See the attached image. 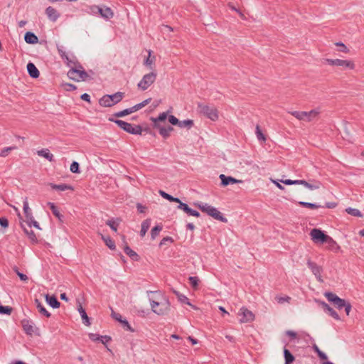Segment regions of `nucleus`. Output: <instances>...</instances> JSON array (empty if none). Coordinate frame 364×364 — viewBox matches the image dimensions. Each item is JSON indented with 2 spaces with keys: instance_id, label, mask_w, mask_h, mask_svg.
<instances>
[{
  "instance_id": "7",
  "label": "nucleus",
  "mask_w": 364,
  "mask_h": 364,
  "mask_svg": "<svg viewBox=\"0 0 364 364\" xmlns=\"http://www.w3.org/2000/svg\"><path fill=\"white\" fill-rule=\"evenodd\" d=\"M319 113L320 111L318 109H312L309 112L294 111L291 112V114L299 120L311 122L314 119L316 118Z\"/></svg>"
},
{
  "instance_id": "37",
  "label": "nucleus",
  "mask_w": 364,
  "mask_h": 364,
  "mask_svg": "<svg viewBox=\"0 0 364 364\" xmlns=\"http://www.w3.org/2000/svg\"><path fill=\"white\" fill-rule=\"evenodd\" d=\"M102 239L105 241L106 245L110 250H114L116 246L114 242L109 237H105L102 235Z\"/></svg>"
},
{
  "instance_id": "28",
  "label": "nucleus",
  "mask_w": 364,
  "mask_h": 364,
  "mask_svg": "<svg viewBox=\"0 0 364 364\" xmlns=\"http://www.w3.org/2000/svg\"><path fill=\"white\" fill-rule=\"evenodd\" d=\"M37 154L39 156L44 157L45 159H48L49 161H53V155L49 151L48 149H42L37 151Z\"/></svg>"
},
{
  "instance_id": "43",
  "label": "nucleus",
  "mask_w": 364,
  "mask_h": 364,
  "mask_svg": "<svg viewBox=\"0 0 364 364\" xmlns=\"http://www.w3.org/2000/svg\"><path fill=\"white\" fill-rule=\"evenodd\" d=\"M16 149V146H8V147H5L4 148L1 152H0V156L1 157H6L7 156L9 153L13 151V150H15Z\"/></svg>"
},
{
  "instance_id": "22",
  "label": "nucleus",
  "mask_w": 364,
  "mask_h": 364,
  "mask_svg": "<svg viewBox=\"0 0 364 364\" xmlns=\"http://www.w3.org/2000/svg\"><path fill=\"white\" fill-rule=\"evenodd\" d=\"M27 71L32 78H38L40 75L39 70L33 63L27 64Z\"/></svg>"
},
{
  "instance_id": "62",
  "label": "nucleus",
  "mask_w": 364,
  "mask_h": 364,
  "mask_svg": "<svg viewBox=\"0 0 364 364\" xmlns=\"http://www.w3.org/2000/svg\"><path fill=\"white\" fill-rule=\"evenodd\" d=\"M270 181L277 186V187L278 188H279L280 190H284V188L283 186H282L280 183H279V180H274L273 178H270Z\"/></svg>"
},
{
  "instance_id": "15",
  "label": "nucleus",
  "mask_w": 364,
  "mask_h": 364,
  "mask_svg": "<svg viewBox=\"0 0 364 364\" xmlns=\"http://www.w3.org/2000/svg\"><path fill=\"white\" fill-rule=\"evenodd\" d=\"M92 11H97L102 18L105 19H109L113 17L114 14L112 9L109 7L105 6L103 8H100L97 6H95L92 9Z\"/></svg>"
},
{
  "instance_id": "10",
  "label": "nucleus",
  "mask_w": 364,
  "mask_h": 364,
  "mask_svg": "<svg viewBox=\"0 0 364 364\" xmlns=\"http://www.w3.org/2000/svg\"><path fill=\"white\" fill-rule=\"evenodd\" d=\"M309 235L314 243L320 245L326 243L329 237V235L325 234L323 231L318 228L312 229Z\"/></svg>"
},
{
  "instance_id": "59",
  "label": "nucleus",
  "mask_w": 364,
  "mask_h": 364,
  "mask_svg": "<svg viewBox=\"0 0 364 364\" xmlns=\"http://www.w3.org/2000/svg\"><path fill=\"white\" fill-rule=\"evenodd\" d=\"M168 121L173 125H178L179 120L173 115H170L168 117Z\"/></svg>"
},
{
  "instance_id": "54",
  "label": "nucleus",
  "mask_w": 364,
  "mask_h": 364,
  "mask_svg": "<svg viewBox=\"0 0 364 364\" xmlns=\"http://www.w3.org/2000/svg\"><path fill=\"white\" fill-rule=\"evenodd\" d=\"M326 312H328V314L331 316H332L333 318H335L336 320H338V321L340 320V317H339L338 314L331 307H328V310Z\"/></svg>"
},
{
  "instance_id": "20",
  "label": "nucleus",
  "mask_w": 364,
  "mask_h": 364,
  "mask_svg": "<svg viewBox=\"0 0 364 364\" xmlns=\"http://www.w3.org/2000/svg\"><path fill=\"white\" fill-rule=\"evenodd\" d=\"M238 316L240 317L239 321L241 323H246L250 317V311L247 308L242 307L240 309Z\"/></svg>"
},
{
  "instance_id": "50",
  "label": "nucleus",
  "mask_w": 364,
  "mask_h": 364,
  "mask_svg": "<svg viewBox=\"0 0 364 364\" xmlns=\"http://www.w3.org/2000/svg\"><path fill=\"white\" fill-rule=\"evenodd\" d=\"M335 45L340 48L339 51L344 53H348L349 49L347 48V46L343 43L342 42H337L335 43Z\"/></svg>"
},
{
  "instance_id": "41",
  "label": "nucleus",
  "mask_w": 364,
  "mask_h": 364,
  "mask_svg": "<svg viewBox=\"0 0 364 364\" xmlns=\"http://www.w3.org/2000/svg\"><path fill=\"white\" fill-rule=\"evenodd\" d=\"M299 204L303 207L308 208L310 209H318L321 207L320 205H318L316 203H307V202H303V201L299 202Z\"/></svg>"
},
{
  "instance_id": "49",
  "label": "nucleus",
  "mask_w": 364,
  "mask_h": 364,
  "mask_svg": "<svg viewBox=\"0 0 364 364\" xmlns=\"http://www.w3.org/2000/svg\"><path fill=\"white\" fill-rule=\"evenodd\" d=\"M189 282L192 287L195 289L198 288L199 279L197 277H190L188 278Z\"/></svg>"
},
{
  "instance_id": "56",
  "label": "nucleus",
  "mask_w": 364,
  "mask_h": 364,
  "mask_svg": "<svg viewBox=\"0 0 364 364\" xmlns=\"http://www.w3.org/2000/svg\"><path fill=\"white\" fill-rule=\"evenodd\" d=\"M89 338L93 341H101V336L97 334V333H89Z\"/></svg>"
},
{
  "instance_id": "48",
  "label": "nucleus",
  "mask_w": 364,
  "mask_h": 364,
  "mask_svg": "<svg viewBox=\"0 0 364 364\" xmlns=\"http://www.w3.org/2000/svg\"><path fill=\"white\" fill-rule=\"evenodd\" d=\"M132 114L130 108L125 109L122 111L117 112L114 114V116L116 117H122L126 115Z\"/></svg>"
},
{
  "instance_id": "12",
  "label": "nucleus",
  "mask_w": 364,
  "mask_h": 364,
  "mask_svg": "<svg viewBox=\"0 0 364 364\" xmlns=\"http://www.w3.org/2000/svg\"><path fill=\"white\" fill-rule=\"evenodd\" d=\"M68 76L70 79L75 81L85 80L88 77L87 73L85 70H78L77 68H71L68 72Z\"/></svg>"
},
{
  "instance_id": "27",
  "label": "nucleus",
  "mask_w": 364,
  "mask_h": 364,
  "mask_svg": "<svg viewBox=\"0 0 364 364\" xmlns=\"http://www.w3.org/2000/svg\"><path fill=\"white\" fill-rule=\"evenodd\" d=\"M49 186L53 188V189H55V190H58V191H67V190H71L73 191V186H71L70 185H68V184H65V183H62V184H54V183H50Z\"/></svg>"
},
{
  "instance_id": "45",
  "label": "nucleus",
  "mask_w": 364,
  "mask_h": 364,
  "mask_svg": "<svg viewBox=\"0 0 364 364\" xmlns=\"http://www.w3.org/2000/svg\"><path fill=\"white\" fill-rule=\"evenodd\" d=\"M161 230H162L161 225H156V226L154 227L151 231V239L154 240L158 236V235L159 234L160 231H161Z\"/></svg>"
},
{
  "instance_id": "24",
  "label": "nucleus",
  "mask_w": 364,
  "mask_h": 364,
  "mask_svg": "<svg viewBox=\"0 0 364 364\" xmlns=\"http://www.w3.org/2000/svg\"><path fill=\"white\" fill-rule=\"evenodd\" d=\"M21 323L23 328L27 334L32 335L34 333L33 325L31 321L28 320H23Z\"/></svg>"
},
{
  "instance_id": "6",
  "label": "nucleus",
  "mask_w": 364,
  "mask_h": 364,
  "mask_svg": "<svg viewBox=\"0 0 364 364\" xmlns=\"http://www.w3.org/2000/svg\"><path fill=\"white\" fill-rule=\"evenodd\" d=\"M110 121L114 122L117 124L121 129L124 130L125 132L132 134H141L142 128L139 125L132 126L130 123L127 122L120 120V119H109Z\"/></svg>"
},
{
  "instance_id": "38",
  "label": "nucleus",
  "mask_w": 364,
  "mask_h": 364,
  "mask_svg": "<svg viewBox=\"0 0 364 364\" xmlns=\"http://www.w3.org/2000/svg\"><path fill=\"white\" fill-rule=\"evenodd\" d=\"M173 293L177 296L178 300L181 303H184V304H186L188 305L192 306L191 304L189 302L188 298H187L185 295L179 293L177 291H173Z\"/></svg>"
},
{
  "instance_id": "3",
  "label": "nucleus",
  "mask_w": 364,
  "mask_h": 364,
  "mask_svg": "<svg viewBox=\"0 0 364 364\" xmlns=\"http://www.w3.org/2000/svg\"><path fill=\"white\" fill-rule=\"evenodd\" d=\"M124 97V93L122 92H117L113 95H105L100 99L99 104L104 107H110L121 102Z\"/></svg>"
},
{
  "instance_id": "42",
  "label": "nucleus",
  "mask_w": 364,
  "mask_h": 364,
  "mask_svg": "<svg viewBox=\"0 0 364 364\" xmlns=\"http://www.w3.org/2000/svg\"><path fill=\"white\" fill-rule=\"evenodd\" d=\"M346 211L348 214H350L353 216L359 217V218L363 216L361 212L358 209H356V208H348L346 209Z\"/></svg>"
},
{
  "instance_id": "36",
  "label": "nucleus",
  "mask_w": 364,
  "mask_h": 364,
  "mask_svg": "<svg viewBox=\"0 0 364 364\" xmlns=\"http://www.w3.org/2000/svg\"><path fill=\"white\" fill-rule=\"evenodd\" d=\"M193 121L192 119H186V120H183V121H178V126L180 127V128H188V129H190L193 127Z\"/></svg>"
},
{
  "instance_id": "51",
  "label": "nucleus",
  "mask_w": 364,
  "mask_h": 364,
  "mask_svg": "<svg viewBox=\"0 0 364 364\" xmlns=\"http://www.w3.org/2000/svg\"><path fill=\"white\" fill-rule=\"evenodd\" d=\"M13 269H14V271L16 273V274L19 277V278H20V279H21V281L27 282V281L28 280V277L26 274H23V273L20 272L18 271V269L16 267H14L13 268Z\"/></svg>"
},
{
  "instance_id": "13",
  "label": "nucleus",
  "mask_w": 364,
  "mask_h": 364,
  "mask_svg": "<svg viewBox=\"0 0 364 364\" xmlns=\"http://www.w3.org/2000/svg\"><path fill=\"white\" fill-rule=\"evenodd\" d=\"M325 297L331 303H333L338 309H341L346 306V301L341 299L336 294L331 292H326Z\"/></svg>"
},
{
  "instance_id": "40",
  "label": "nucleus",
  "mask_w": 364,
  "mask_h": 364,
  "mask_svg": "<svg viewBox=\"0 0 364 364\" xmlns=\"http://www.w3.org/2000/svg\"><path fill=\"white\" fill-rule=\"evenodd\" d=\"M148 57L144 60V64L146 66L151 67L155 61V56L151 57V50L148 51Z\"/></svg>"
},
{
  "instance_id": "33",
  "label": "nucleus",
  "mask_w": 364,
  "mask_h": 364,
  "mask_svg": "<svg viewBox=\"0 0 364 364\" xmlns=\"http://www.w3.org/2000/svg\"><path fill=\"white\" fill-rule=\"evenodd\" d=\"M78 311L83 320V323L87 325V326H89L90 323V321H89V318L86 314V311L85 310L82 308V305L80 304L79 306H78Z\"/></svg>"
},
{
  "instance_id": "18",
  "label": "nucleus",
  "mask_w": 364,
  "mask_h": 364,
  "mask_svg": "<svg viewBox=\"0 0 364 364\" xmlns=\"http://www.w3.org/2000/svg\"><path fill=\"white\" fill-rule=\"evenodd\" d=\"M178 209L183 210L187 215L191 216L199 217L200 213L197 210H193L188 207L186 203H180V205L177 206Z\"/></svg>"
},
{
  "instance_id": "57",
  "label": "nucleus",
  "mask_w": 364,
  "mask_h": 364,
  "mask_svg": "<svg viewBox=\"0 0 364 364\" xmlns=\"http://www.w3.org/2000/svg\"><path fill=\"white\" fill-rule=\"evenodd\" d=\"M0 225L4 228H8L9 226V221L7 218L4 217L0 218Z\"/></svg>"
},
{
  "instance_id": "61",
  "label": "nucleus",
  "mask_w": 364,
  "mask_h": 364,
  "mask_svg": "<svg viewBox=\"0 0 364 364\" xmlns=\"http://www.w3.org/2000/svg\"><path fill=\"white\" fill-rule=\"evenodd\" d=\"M314 350L318 353V356L322 358V359H326V355L323 353L321 352L319 348H318L317 346H314Z\"/></svg>"
},
{
  "instance_id": "4",
  "label": "nucleus",
  "mask_w": 364,
  "mask_h": 364,
  "mask_svg": "<svg viewBox=\"0 0 364 364\" xmlns=\"http://www.w3.org/2000/svg\"><path fill=\"white\" fill-rule=\"evenodd\" d=\"M325 62L330 66L339 67L343 70H353L355 68V62L350 59L327 58Z\"/></svg>"
},
{
  "instance_id": "14",
  "label": "nucleus",
  "mask_w": 364,
  "mask_h": 364,
  "mask_svg": "<svg viewBox=\"0 0 364 364\" xmlns=\"http://www.w3.org/2000/svg\"><path fill=\"white\" fill-rule=\"evenodd\" d=\"M307 265L308 267L311 270L312 273L316 277L318 282L321 283L323 282V279L321 276V273L323 271L322 268L311 261H308Z\"/></svg>"
},
{
  "instance_id": "58",
  "label": "nucleus",
  "mask_w": 364,
  "mask_h": 364,
  "mask_svg": "<svg viewBox=\"0 0 364 364\" xmlns=\"http://www.w3.org/2000/svg\"><path fill=\"white\" fill-rule=\"evenodd\" d=\"M173 242V240L171 237H169V236L165 237L160 242L159 246H162V245H165L166 242Z\"/></svg>"
},
{
  "instance_id": "55",
  "label": "nucleus",
  "mask_w": 364,
  "mask_h": 364,
  "mask_svg": "<svg viewBox=\"0 0 364 364\" xmlns=\"http://www.w3.org/2000/svg\"><path fill=\"white\" fill-rule=\"evenodd\" d=\"M57 48L59 55L63 59H64L66 57V55H68V54L65 52L63 46H58Z\"/></svg>"
},
{
  "instance_id": "47",
  "label": "nucleus",
  "mask_w": 364,
  "mask_h": 364,
  "mask_svg": "<svg viewBox=\"0 0 364 364\" xmlns=\"http://www.w3.org/2000/svg\"><path fill=\"white\" fill-rule=\"evenodd\" d=\"M25 233L28 235V238L33 242L37 241V238L36 235L34 234L33 231L30 230H27L26 228L23 227Z\"/></svg>"
},
{
  "instance_id": "11",
  "label": "nucleus",
  "mask_w": 364,
  "mask_h": 364,
  "mask_svg": "<svg viewBox=\"0 0 364 364\" xmlns=\"http://www.w3.org/2000/svg\"><path fill=\"white\" fill-rule=\"evenodd\" d=\"M279 181L285 185H296V184H301L305 186L306 188L310 189V190H315L318 189L320 187L319 183H316L314 184H311L308 183L307 181L304 180H291V179H286V180H279Z\"/></svg>"
},
{
  "instance_id": "26",
  "label": "nucleus",
  "mask_w": 364,
  "mask_h": 364,
  "mask_svg": "<svg viewBox=\"0 0 364 364\" xmlns=\"http://www.w3.org/2000/svg\"><path fill=\"white\" fill-rule=\"evenodd\" d=\"M46 301L53 308L56 309L60 306V302L57 300L55 296L46 295Z\"/></svg>"
},
{
  "instance_id": "34",
  "label": "nucleus",
  "mask_w": 364,
  "mask_h": 364,
  "mask_svg": "<svg viewBox=\"0 0 364 364\" xmlns=\"http://www.w3.org/2000/svg\"><path fill=\"white\" fill-rule=\"evenodd\" d=\"M284 355L285 359V364H292V363L294 361V357L289 350H284Z\"/></svg>"
},
{
  "instance_id": "29",
  "label": "nucleus",
  "mask_w": 364,
  "mask_h": 364,
  "mask_svg": "<svg viewBox=\"0 0 364 364\" xmlns=\"http://www.w3.org/2000/svg\"><path fill=\"white\" fill-rule=\"evenodd\" d=\"M35 304L36 308L41 314L46 316L47 318L50 316V314L46 310V309L43 306V305L41 303V301L38 299H35Z\"/></svg>"
},
{
  "instance_id": "64",
  "label": "nucleus",
  "mask_w": 364,
  "mask_h": 364,
  "mask_svg": "<svg viewBox=\"0 0 364 364\" xmlns=\"http://www.w3.org/2000/svg\"><path fill=\"white\" fill-rule=\"evenodd\" d=\"M136 208H137V210L141 213H144L146 209V208L145 206H144L143 205H141V203H137Z\"/></svg>"
},
{
  "instance_id": "32",
  "label": "nucleus",
  "mask_w": 364,
  "mask_h": 364,
  "mask_svg": "<svg viewBox=\"0 0 364 364\" xmlns=\"http://www.w3.org/2000/svg\"><path fill=\"white\" fill-rule=\"evenodd\" d=\"M124 252L129 256L133 260L138 261L139 259V255L132 250L129 246H125L124 248Z\"/></svg>"
},
{
  "instance_id": "5",
  "label": "nucleus",
  "mask_w": 364,
  "mask_h": 364,
  "mask_svg": "<svg viewBox=\"0 0 364 364\" xmlns=\"http://www.w3.org/2000/svg\"><path fill=\"white\" fill-rule=\"evenodd\" d=\"M198 108L200 113L203 114L212 121H215L218 119V113L215 107L199 103L198 105Z\"/></svg>"
},
{
  "instance_id": "52",
  "label": "nucleus",
  "mask_w": 364,
  "mask_h": 364,
  "mask_svg": "<svg viewBox=\"0 0 364 364\" xmlns=\"http://www.w3.org/2000/svg\"><path fill=\"white\" fill-rule=\"evenodd\" d=\"M106 224L110 227V228L116 232L117 230V226L119 225L118 222H116L113 220H109L106 222Z\"/></svg>"
},
{
  "instance_id": "63",
  "label": "nucleus",
  "mask_w": 364,
  "mask_h": 364,
  "mask_svg": "<svg viewBox=\"0 0 364 364\" xmlns=\"http://www.w3.org/2000/svg\"><path fill=\"white\" fill-rule=\"evenodd\" d=\"M65 85L66 87V90L68 91H73L77 89L75 85L70 83H66Z\"/></svg>"
},
{
  "instance_id": "31",
  "label": "nucleus",
  "mask_w": 364,
  "mask_h": 364,
  "mask_svg": "<svg viewBox=\"0 0 364 364\" xmlns=\"http://www.w3.org/2000/svg\"><path fill=\"white\" fill-rule=\"evenodd\" d=\"M151 225V219H146L141 223V228L140 231L141 237H144L147 230H149Z\"/></svg>"
},
{
  "instance_id": "53",
  "label": "nucleus",
  "mask_w": 364,
  "mask_h": 364,
  "mask_svg": "<svg viewBox=\"0 0 364 364\" xmlns=\"http://www.w3.org/2000/svg\"><path fill=\"white\" fill-rule=\"evenodd\" d=\"M70 170L72 173H80L79 164L77 161H73L70 165Z\"/></svg>"
},
{
  "instance_id": "1",
  "label": "nucleus",
  "mask_w": 364,
  "mask_h": 364,
  "mask_svg": "<svg viewBox=\"0 0 364 364\" xmlns=\"http://www.w3.org/2000/svg\"><path fill=\"white\" fill-rule=\"evenodd\" d=\"M156 294L158 296L156 298V300L149 298V302L151 311L159 315L165 316L167 315L171 310V304L168 299L163 296L160 291H147V294Z\"/></svg>"
},
{
  "instance_id": "23",
  "label": "nucleus",
  "mask_w": 364,
  "mask_h": 364,
  "mask_svg": "<svg viewBox=\"0 0 364 364\" xmlns=\"http://www.w3.org/2000/svg\"><path fill=\"white\" fill-rule=\"evenodd\" d=\"M46 14L48 16V18L52 21H55L59 17V14L58 13L56 9H55L52 6H48L46 9Z\"/></svg>"
},
{
  "instance_id": "16",
  "label": "nucleus",
  "mask_w": 364,
  "mask_h": 364,
  "mask_svg": "<svg viewBox=\"0 0 364 364\" xmlns=\"http://www.w3.org/2000/svg\"><path fill=\"white\" fill-rule=\"evenodd\" d=\"M255 136L258 141L261 145L265 144L267 139V135L264 129H262L259 125H257L255 132Z\"/></svg>"
},
{
  "instance_id": "39",
  "label": "nucleus",
  "mask_w": 364,
  "mask_h": 364,
  "mask_svg": "<svg viewBox=\"0 0 364 364\" xmlns=\"http://www.w3.org/2000/svg\"><path fill=\"white\" fill-rule=\"evenodd\" d=\"M291 297L288 296H277L275 300L279 304H284V303H289Z\"/></svg>"
},
{
  "instance_id": "19",
  "label": "nucleus",
  "mask_w": 364,
  "mask_h": 364,
  "mask_svg": "<svg viewBox=\"0 0 364 364\" xmlns=\"http://www.w3.org/2000/svg\"><path fill=\"white\" fill-rule=\"evenodd\" d=\"M326 243L327 244L326 248L328 250L333 252H338L341 250L340 245L331 236L328 237Z\"/></svg>"
},
{
  "instance_id": "17",
  "label": "nucleus",
  "mask_w": 364,
  "mask_h": 364,
  "mask_svg": "<svg viewBox=\"0 0 364 364\" xmlns=\"http://www.w3.org/2000/svg\"><path fill=\"white\" fill-rule=\"evenodd\" d=\"M154 127L159 129V134L164 138H167L170 136L171 132L173 131V127L171 126L164 127L161 126L159 123H156L154 124Z\"/></svg>"
},
{
  "instance_id": "35",
  "label": "nucleus",
  "mask_w": 364,
  "mask_h": 364,
  "mask_svg": "<svg viewBox=\"0 0 364 364\" xmlns=\"http://www.w3.org/2000/svg\"><path fill=\"white\" fill-rule=\"evenodd\" d=\"M48 205L50 206V208L52 210L53 214L58 218L60 220H62L63 215L60 213L59 210H58V208L53 203H48Z\"/></svg>"
},
{
  "instance_id": "25",
  "label": "nucleus",
  "mask_w": 364,
  "mask_h": 364,
  "mask_svg": "<svg viewBox=\"0 0 364 364\" xmlns=\"http://www.w3.org/2000/svg\"><path fill=\"white\" fill-rule=\"evenodd\" d=\"M24 40L28 44H36L38 42V37L33 33L30 31L26 33Z\"/></svg>"
},
{
  "instance_id": "44",
  "label": "nucleus",
  "mask_w": 364,
  "mask_h": 364,
  "mask_svg": "<svg viewBox=\"0 0 364 364\" xmlns=\"http://www.w3.org/2000/svg\"><path fill=\"white\" fill-rule=\"evenodd\" d=\"M64 60L66 61L67 64L69 65V66H71V65H75L77 63V60L76 59V58L71 55H66V57L64 58Z\"/></svg>"
},
{
  "instance_id": "30",
  "label": "nucleus",
  "mask_w": 364,
  "mask_h": 364,
  "mask_svg": "<svg viewBox=\"0 0 364 364\" xmlns=\"http://www.w3.org/2000/svg\"><path fill=\"white\" fill-rule=\"evenodd\" d=\"M112 317H113L115 320H117V321H119L120 323H123V324H124V326H126V327L127 328V329H128V330H129V331H133V330L132 329L131 326H129V324L128 321H126V320H122V316H121L119 314H118V313H115V312L112 311Z\"/></svg>"
},
{
  "instance_id": "9",
  "label": "nucleus",
  "mask_w": 364,
  "mask_h": 364,
  "mask_svg": "<svg viewBox=\"0 0 364 364\" xmlns=\"http://www.w3.org/2000/svg\"><path fill=\"white\" fill-rule=\"evenodd\" d=\"M23 209L25 217L26 218V223L29 228L31 225L34 226L36 228L41 230L39 224L37 221H36L33 218L31 209L29 207L28 202L27 198H25L23 201Z\"/></svg>"
},
{
  "instance_id": "2",
  "label": "nucleus",
  "mask_w": 364,
  "mask_h": 364,
  "mask_svg": "<svg viewBox=\"0 0 364 364\" xmlns=\"http://www.w3.org/2000/svg\"><path fill=\"white\" fill-rule=\"evenodd\" d=\"M193 205L198 207L201 211L207 213L208 215L213 217L214 219L221 222L226 223L228 220L223 217L222 213L215 208L203 203H194Z\"/></svg>"
},
{
  "instance_id": "60",
  "label": "nucleus",
  "mask_w": 364,
  "mask_h": 364,
  "mask_svg": "<svg viewBox=\"0 0 364 364\" xmlns=\"http://www.w3.org/2000/svg\"><path fill=\"white\" fill-rule=\"evenodd\" d=\"M159 194L165 199L168 200H172V196L168 194L167 193L163 191H159Z\"/></svg>"
},
{
  "instance_id": "21",
  "label": "nucleus",
  "mask_w": 364,
  "mask_h": 364,
  "mask_svg": "<svg viewBox=\"0 0 364 364\" xmlns=\"http://www.w3.org/2000/svg\"><path fill=\"white\" fill-rule=\"evenodd\" d=\"M219 178L221 180V185L223 186H227L230 183H240L241 181L237 180L232 176H227L224 174H220Z\"/></svg>"
},
{
  "instance_id": "8",
  "label": "nucleus",
  "mask_w": 364,
  "mask_h": 364,
  "mask_svg": "<svg viewBox=\"0 0 364 364\" xmlns=\"http://www.w3.org/2000/svg\"><path fill=\"white\" fill-rule=\"evenodd\" d=\"M156 77L157 73L155 71L144 75L137 84L138 88L142 91L146 90L156 81Z\"/></svg>"
},
{
  "instance_id": "46",
  "label": "nucleus",
  "mask_w": 364,
  "mask_h": 364,
  "mask_svg": "<svg viewBox=\"0 0 364 364\" xmlns=\"http://www.w3.org/2000/svg\"><path fill=\"white\" fill-rule=\"evenodd\" d=\"M167 117V114L166 112L161 113L157 118H151V120L154 122V124L156 123H159L161 122H164Z\"/></svg>"
}]
</instances>
